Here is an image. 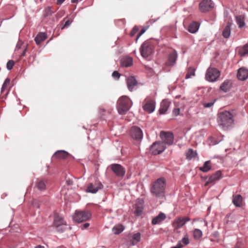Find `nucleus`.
I'll use <instances>...</instances> for the list:
<instances>
[{
    "mask_svg": "<svg viewBox=\"0 0 248 248\" xmlns=\"http://www.w3.org/2000/svg\"><path fill=\"white\" fill-rule=\"evenodd\" d=\"M131 137L137 140L141 141L143 138V133L141 130L138 127H132L130 131Z\"/></svg>",
    "mask_w": 248,
    "mask_h": 248,
    "instance_id": "f8f14e48",
    "label": "nucleus"
},
{
    "mask_svg": "<svg viewBox=\"0 0 248 248\" xmlns=\"http://www.w3.org/2000/svg\"><path fill=\"white\" fill-rule=\"evenodd\" d=\"M33 204L34 206H36L37 208H39V205H38V202H37V201H34Z\"/></svg>",
    "mask_w": 248,
    "mask_h": 248,
    "instance_id": "13d9d810",
    "label": "nucleus"
},
{
    "mask_svg": "<svg viewBox=\"0 0 248 248\" xmlns=\"http://www.w3.org/2000/svg\"><path fill=\"white\" fill-rule=\"evenodd\" d=\"M220 76V72L215 68L209 67L207 69L205 78L210 82H214Z\"/></svg>",
    "mask_w": 248,
    "mask_h": 248,
    "instance_id": "0eeeda50",
    "label": "nucleus"
},
{
    "mask_svg": "<svg viewBox=\"0 0 248 248\" xmlns=\"http://www.w3.org/2000/svg\"><path fill=\"white\" fill-rule=\"evenodd\" d=\"M147 28L146 27H144L143 28L141 31H140V32L139 33V34L137 35V37H136V41L137 42L138 39H139V38L140 37V36L142 35L145 31H146L147 30Z\"/></svg>",
    "mask_w": 248,
    "mask_h": 248,
    "instance_id": "c03bdc74",
    "label": "nucleus"
},
{
    "mask_svg": "<svg viewBox=\"0 0 248 248\" xmlns=\"http://www.w3.org/2000/svg\"><path fill=\"white\" fill-rule=\"evenodd\" d=\"M110 168L117 176L120 177L124 176L125 170L121 165L119 164H112L110 166Z\"/></svg>",
    "mask_w": 248,
    "mask_h": 248,
    "instance_id": "9b49d317",
    "label": "nucleus"
},
{
    "mask_svg": "<svg viewBox=\"0 0 248 248\" xmlns=\"http://www.w3.org/2000/svg\"><path fill=\"white\" fill-rule=\"evenodd\" d=\"M139 31V28L138 26H135L132 29V30L131 31L130 33V35L131 36H133L135 35V34L138 32Z\"/></svg>",
    "mask_w": 248,
    "mask_h": 248,
    "instance_id": "a18cd8bd",
    "label": "nucleus"
},
{
    "mask_svg": "<svg viewBox=\"0 0 248 248\" xmlns=\"http://www.w3.org/2000/svg\"><path fill=\"white\" fill-rule=\"evenodd\" d=\"M35 248H44V247L43 246H41L39 245V246L36 247Z\"/></svg>",
    "mask_w": 248,
    "mask_h": 248,
    "instance_id": "bf43d9fd",
    "label": "nucleus"
},
{
    "mask_svg": "<svg viewBox=\"0 0 248 248\" xmlns=\"http://www.w3.org/2000/svg\"><path fill=\"white\" fill-rule=\"evenodd\" d=\"M202 235V231L198 229H196L193 232V236L196 239H200Z\"/></svg>",
    "mask_w": 248,
    "mask_h": 248,
    "instance_id": "e433bc0d",
    "label": "nucleus"
},
{
    "mask_svg": "<svg viewBox=\"0 0 248 248\" xmlns=\"http://www.w3.org/2000/svg\"><path fill=\"white\" fill-rule=\"evenodd\" d=\"M237 77L240 80H245L248 78V69L244 67L239 69L237 74Z\"/></svg>",
    "mask_w": 248,
    "mask_h": 248,
    "instance_id": "f3484780",
    "label": "nucleus"
},
{
    "mask_svg": "<svg viewBox=\"0 0 248 248\" xmlns=\"http://www.w3.org/2000/svg\"><path fill=\"white\" fill-rule=\"evenodd\" d=\"M90 226V224L88 222L84 223L83 225L80 226V228L81 230H84L87 229Z\"/></svg>",
    "mask_w": 248,
    "mask_h": 248,
    "instance_id": "3c124183",
    "label": "nucleus"
},
{
    "mask_svg": "<svg viewBox=\"0 0 248 248\" xmlns=\"http://www.w3.org/2000/svg\"><path fill=\"white\" fill-rule=\"evenodd\" d=\"M196 138L197 139L195 141L196 144H198V143L201 142L203 140V136L201 135L196 136Z\"/></svg>",
    "mask_w": 248,
    "mask_h": 248,
    "instance_id": "49530a36",
    "label": "nucleus"
},
{
    "mask_svg": "<svg viewBox=\"0 0 248 248\" xmlns=\"http://www.w3.org/2000/svg\"><path fill=\"white\" fill-rule=\"evenodd\" d=\"M91 217V213L89 211H76L73 216L74 220L77 223L85 221Z\"/></svg>",
    "mask_w": 248,
    "mask_h": 248,
    "instance_id": "423d86ee",
    "label": "nucleus"
},
{
    "mask_svg": "<svg viewBox=\"0 0 248 248\" xmlns=\"http://www.w3.org/2000/svg\"><path fill=\"white\" fill-rule=\"evenodd\" d=\"M78 0H71V2L72 3H75V2H77L78 1Z\"/></svg>",
    "mask_w": 248,
    "mask_h": 248,
    "instance_id": "052dcab7",
    "label": "nucleus"
},
{
    "mask_svg": "<svg viewBox=\"0 0 248 248\" xmlns=\"http://www.w3.org/2000/svg\"><path fill=\"white\" fill-rule=\"evenodd\" d=\"M239 54L241 57L248 56V45L244 46L239 51Z\"/></svg>",
    "mask_w": 248,
    "mask_h": 248,
    "instance_id": "f704fd0d",
    "label": "nucleus"
},
{
    "mask_svg": "<svg viewBox=\"0 0 248 248\" xmlns=\"http://www.w3.org/2000/svg\"><path fill=\"white\" fill-rule=\"evenodd\" d=\"M232 87V83L230 80H225L220 87L221 90L225 93H226L230 91Z\"/></svg>",
    "mask_w": 248,
    "mask_h": 248,
    "instance_id": "b1692460",
    "label": "nucleus"
},
{
    "mask_svg": "<svg viewBox=\"0 0 248 248\" xmlns=\"http://www.w3.org/2000/svg\"><path fill=\"white\" fill-rule=\"evenodd\" d=\"M47 38V35L45 32L39 33L35 38V41L37 45H39Z\"/></svg>",
    "mask_w": 248,
    "mask_h": 248,
    "instance_id": "cd10ccee",
    "label": "nucleus"
},
{
    "mask_svg": "<svg viewBox=\"0 0 248 248\" xmlns=\"http://www.w3.org/2000/svg\"><path fill=\"white\" fill-rule=\"evenodd\" d=\"M72 20L70 19H68L64 23L63 26L62 28V29H64V28H66V27H68V26H69L72 23Z\"/></svg>",
    "mask_w": 248,
    "mask_h": 248,
    "instance_id": "de8ad7c7",
    "label": "nucleus"
},
{
    "mask_svg": "<svg viewBox=\"0 0 248 248\" xmlns=\"http://www.w3.org/2000/svg\"><path fill=\"white\" fill-rule=\"evenodd\" d=\"M166 148V147L161 142H155L150 147L151 152L154 155L160 154Z\"/></svg>",
    "mask_w": 248,
    "mask_h": 248,
    "instance_id": "1a4fd4ad",
    "label": "nucleus"
},
{
    "mask_svg": "<svg viewBox=\"0 0 248 248\" xmlns=\"http://www.w3.org/2000/svg\"><path fill=\"white\" fill-rule=\"evenodd\" d=\"M14 63H15L13 61L9 60L7 62V64H6L7 69L9 70H11L14 65Z\"/></svg>",
    "mask_w": 248,
    "mask_h": 248,
    "instance_id": "37998d69",
    "label": "nucleus"
},
{
    "mask_svg": "<svg viewBox=\"0 0 248 248\" xmlns=\"http://www.w3.org/2000/svg\"><path fill=\"white\" fill-rule=\"evenodd\" d=\"M140 239V233L137 232L135 233L132 236V240L136 242H139Z\"/></svg>",
    "mask_w": 248,
    "mask_h": 248,
    "instance_id": "a19ab883",
    "label": "nucleus"
},
{
    "mask_svg": "<svg viewBox=\"0 0 248 248\" xmlns=\"http://www.w3.org/2000/svg\"><path fill=\"white\" fill-rule=\"evenodd\" d=\"M180 109L179 108H174L173 110V113L174 115L177 116L180 114Z\"/></svg>",
    "mask_w": 248,
    "mask_h": 248,
    "instance_id": "8fccbe9b",
    "label": "nucleus"
},
{
    "mask_svg": "<svg viewBox=\"0 0 248 248\" xmlns=\"http://www.w3.org/2000/svg\"><path fill=\"white\" fill-rule=\"evenodd\" d=\"M153 46L152 43L148 41L143 42L140 49L141 55L144 58H146L150 56L153 52Z\"/></svg>",
    "mask_w": 248,
    "mask_h": 248,
    "instance_id": "39448f33",
    "label": "nucleus"
},
{
    "mask_svg": "<svg viewBox=\"0 0 248 248\" xmlns=\"http://www.w3.org/2000/svg\"><path fill=\"white\" fill-rule=\"evenodd\" d=\"M27 52V48L24 49L23 52L21 54V56H25Z\"/></svg>",
    "mask_w": 248,
    "mask_h": 248,
    "instance_id": "4d7b16f0",
    "label": "nucleus"
},
{
    "mask_svg": "<svg viewBox=\"0 0 248 248\" xmlns=\"http://www.w3.org/2000/svg\"><path fill=\"white\" fill-rule=\"evenodd\" d=\"M23 44V42L21 41H19L16 46V49H20Z\"/></svg>",
    "mask_w": 248,
    "mask_h": 248,
    "instance_id": "603ef678",
    "label": "nucleus"
},
{
    "mask_svg": "<svg viewBox=\"0 0 248 248\" xmlns=\"http://www.w3.org/2000/svg\"><path fill=\"white\" fill-rule=\"evenodd\" d=\"M155 101L153 100H147L145 104L143 106L144 110L149 113H152L155 109Z\"/></svg>",
    "mask_w": 248,
    "mask_h": 248,
    "instance_id": "2eb2a0df",
    "label": "nucleus"
},
{
    "mask_svg": "<svg viewBox=\"0 0 248 248\" xmlns=\"http://www.w3.org/2000/svg\"><path fill=\"white\" fill-rule=\"evenodd\" d=\"M127 86L128 90L132 92L134 87L137 86L138 82L134 77H129L126 80Z\"/></svg>",
    "mask_w": 248,
    "mask_h": 248,
    "instance_id": "a211bd4d",
    "label": "nucleus"
},
{
    "mask_svg": "<svg viewBox=\"0 0 248 248\" xmlns=\"http://www.w3.org/2000/svg\"><path fill=\"white\" fill-rule=\"evenodd\" d=\"M190 220L189 217H180L173 222L172 226L175 229H177L182 227L186 222Z\"/></svg>",
    "mask_w": 248,
    "mask_h": 248,
    "instance_id": "ddd939ff",
    "label": "nucleus"
},
{
    "mask_svg": "<svg viewBox=\"0 0 248 248\" xmlns=\"http://www.w3.org/2000/svg\"><path fill=\"white\" fill-rule=\"evenodd\" d=\"M136 50H135L134 51V53H136Z\"/></svg>",
    "mask_w": 248,
    "mask_h": 248,
    "instance_id": "0e129e2a",
    "label": "nucleus"
},
{
    "mask_svg": "<svg viewBox=\"0 0 248 248\" xmlns=\"http://www.w3.org/2000/svg\"><path fill=\"white\" fill-rule=\"evenodd\" d=\"M214 7V3L212 0H202L199 4V9L202 12H206Z\"/></svg>",
    "mask_w": 248,
    "mask_h": 248,
    "instance_id": "9d476101",
    "label": "nucleus"
},
{
    "mask_svg": "<svg viewBox=\"0 0 248 248\" xmlns=\"http://www.w3.org/2000/svg\"><path fill=\"white\" fill-rule=\"evenodd\" d=\"M102 187V185L100 182L95 183H91L88 184L86 191L87 192L94 194L96 193L99 189H101Z\"/></svg>",
    "mask_w": 248,
    "mask_h": 248,
    "instance_id": "4468645a",
    "label": "nucleus"
},
{
    "mask_svg": "<svg viewBox=\"0 0 248 248\" xmlns=\"http://www.w3.org/2000/svg\"><path fill=\"white\" fill-rule=\"evenodd\" d=\"M211 169L210 161H206L204 163L203 166L200 168V170L204 172H206Z\"/></svg>",
    "mask_w": 248,
    "mask_h": 248,
    "instance_id": "473e14b6",
    "label": "nucleus"
},
{
    "mask_svg": "<svg viewBox=\"0 0 248 248\" xmlns=\"http://www.w3.org/2000/svg\"><path fill=\"white\" fill-rule=\"evenodd\" d=\"M217 123L223 128L232 127L234 124L233 115L229 111L221 112L218 114Z\"/></svg>",
    "mask_w": 248,
    "mask_h": 248,
    "instance_id": "f03ea898",
    "label": "nucleus"
},
{
    "mask_svg": "<svg viewBox=\"0 0 248 248\" xmlns=\"http://www.w3.org/2000/svg\"><path fill=\"white\" fill-rule=\"evenodd\" d=\"M66 183L68 185H72L73 184V181L71 180H67Z\"/></svg>",
    "mask_w": 248,
    "mask_h": 248,
    "instance_id": "6e6d98bb",
    "label": "nucleus"
},
{
    "mask_svg": "<svg viewBox=\"0 0 248 248\" xmlns=\"http://www.w3.org/2000/svg\"><path fill=\"white\" fill-rule=\"evenodd\" d=\"M112 76L114 78L118 79L120 78V74L117 71H114L112 74Z\"/></svg>",
    "mask_w": 248,
    "mask_h": 248,
    "instance_id": "09e8293b",
    "label": "nucleus"
},
{
    "mask_svg": "<svg viewBox=\"0 0 248 248\" xmlns=\"http://www.w3.org/2000/svg\"><path fill=\"white\" fill-rule=\"evenodd\" d=\"M70 154L64 150H58L53 155L54 157L59 159L66 158Z\"/></svg>",
    "mask_w": 248,
    "mask_h": 248,
    "instance_id": "412c9836",
    "label": "nucleus"
},
{
    "mask_svg": "<svg viewBox=\"0 0 248 248\" xmlns=\"http://www.w3.org/2000/svg\"><path fill=\"white\" fill-rule=\"evenodd\" d=\"M10 82V79L9 78H6V79L5 80V81L2 86V87L1 89V92H3L5 90V89H6L7 86L9 84Z\"/></svg>",
    "mask_w": 248,
    "mask_h": 248,
    "instance_id": "ea45409f",
    "label": "nucleus"
},
{
    "mask_svg": "<svg viewBox=\"0 0 248 248\" xmlns=\"http://www.w3.org/2000/svg\"><path fill=\"white\" fill-rule=\"evenodd\" d=\"M170 105V102L169 101L167 100H163L160 104V107L159 109L160 113L161 114H165L168 110Z\"/></svg>",
    "mask_w": 248,
    "mask_h": 248,
    "instance_id": "aec40b11",
    "label": "nucleus"
},
{
    "mask_svg": "<svg viewBox=\"0 0 248 248\" xmlns=\"http://www.w3.org/2000/svg\"><path fill=\"white\" fill-rule=\"evenodd\" d=\"M197 153L192 149H189L186 153V158L188 160H191L194 157Z\"/></svg>",
    "mask_w": 248,
    "mask_h": 248,
    "instance_id": "4c0bfd02",
    "label": "nucleus"
},
{
    "mask_svg": "<svg viewBox=\"0 0 248 248\" xmlns=\"http://www.w3.org/2000/svg\"><path fill=\"white\" fill-rule=\"evenodd\" d=\"M124 229V227L121 224L115 226L112 228V232L115 234H118L122 232Z\"/></svg>",
    "mask_w": 248,
    "mask_h": 248,
    "instance_id": "2f4dec72",
    "label": "nucleus"
},
{
    "mask_svg": "<svg viewBox=\"0 0 248 248\" xmlns=\"http://www.w3.org/2000/svg\"><path fill=\"white\" fill-rule=\"evenodd\" d=\"M53 13V12L51 10V8L50 7H48L44 12V16H48L52 15V14Z\"/></svg>",
    "mask_w": 248,
    "mask_h": 248,
    "instance_id": "58836bf2",
    "label": "nucleus"
},
{
    "mask_svg": "<svg viewBox=\"0 0 248 248\" xmlns=\"http://www.w3.org/2000/svg\"><path fill=\"white\" fill-rule=\"evenodd\" d=\"M235 18L237 24L239 28H242L245 26V19L243 16H237Z\"/></svg>",
    "mask_w": 248,
    "mask_h": 248,
    "instance_id": "c756f323",
    "label": "nucleus"
},
{
    "mask_svg": "<svg viewBox=\"0 0 248 248\" xmlns=\"http://www.w3.org/2000/svg\"><path fill=\"white\" fill-rule=\"evenodd\" d=\"M176 246H177L178 248H182L183 247L184 245L182 244V241H179Z\"/></svg>",
    "mask_w": 248,
    "mask_h": 248,
    "instance_id": "864d4df0",
    "label": "nucleus"
},
{
    "mask_svg": "<svg viewBox=\"0 0 248 248\" xmlns=\"http://www.w3.org/2000/svg\"><path fill=\"white\" fill-rule=\"evenodd\" d=\"M166 218V216L164 213H160L156 217L153 218L152 223L153 225H156L160 223Z\"/></svg>",
    "mask_w": 248,
    "mask_h": 248,
    "instance_id": "6ab92c4d",
    "label": "nucleus"
},
{
    "mask_svg": "<svg viewBox=\"0 0 248 248\" xmlns=\"http://www.w3.org/2000/svg\"><path fill=\"white\" fill-rule=\"evenodd\" d=\"M46 181L44 179L38 180L36 183V187L40 191H43L46 188Z\"/></svg>",
    "mask_w": 248,
    "mask_h": 248,
    "instance_id": "bb28decb",
    "label": "nucleus"
},
{
    "mask_svg": "<svg viewBox=\"0 0 248 248\" xmlns=\"http://www.w3.org/2000/svg\"><path fill=\"white\" fill-rule=\"evenodd\" d=\"M172 248H178L177 246H175V247H173Z\"/></svg>",
    "mask_w": 248,
    "mask_h": 248,
    "instance_id": "680f3d73",
    "label": "nucleus"
},
{
    "mask_svg": "<svg viewBox=\"0 0 248 248\" xmlns=\"http://www.w3.org/2000/svg\"><path fill=\"white\" fill-rule=\"evenodd\" d=\"M133 60L132 58L125 57L122 58L121 60V64L123 67H127L132 65Z\"/></svg>",
    "mask_w": 248,
    "mask_h": 248,
    "instance_id": "4be33fe9",
    "label": "nucleus"
},
{
    "mask_svg": "<svg viewBox=\"0 0 248 248\" xmlns=\"http://www.w3.org/2000/svg\"><path fill=\"white\" fill-rule=\"evenodd\" d=\"M199 26V23L196 22H194L189 26L188 31L190 33H195L198 31Z\"/></svg>",
    "mask_w": 248,
    "mask_h": 248,
    "instance_id": "c85d7f7f",
    "label": "nucleus"
},
{
    "mask_svg": "<svg viewBox=\"0 0 248 248\" xmlns=\"http://www.w3.org/2000/svg\"><path fill=\"white\" fill-rule=\"evenodd\" d=\"M195 74V69L193 67H189L188 68L187 73L186 76V78L188 79L190 78L192 76H194Z\"/></svg>",
    "mask_w": 248,
    "mask_h": 248,
    "instance_id": "c9c22d12",
    "label": "nucleus"
},
{
    "mask_svg": "<svg viewBox=\"0 0 248 248\" xmlns=\"http://www.w3.org/2000/svg\"><path fill=\"white\" fill-rule=\"evenodd\" d=\"M65 1V0H57V4L58 5H61L62 4L64 1Z\"/></svg>",
    "mask_w": 248,
    "mask_h": 248,
    "instance_id": "5fc2aeb1",
    "label": "nucleus"
},
{
    "mask_svg": "<svg viewBox=\"0 0 248 248\" xmlns=\"http://www.w3.org/2000/svg\"><path fill=\"white\" fill-rule=\"evenodd\" d=\"M216 99H213L209 101H203L202 102V105L205 108H211L216 102Z\"/></svg>",
    "mask_w": 248,
    "mask_h": 248,
    "instance_id": "72a5a7b5",
    "label": "nucleus"
},
{
    "mask_svg": "<svg viewBox=\"0 0 248 248\" xmlns=\"http://www.w3.org/2000/svg\"><path fill=\"white\" fill-rule=\"evenodd\" d=\"M166 180L163 177L157 179L153 183L151 188V193L156 198H163L165 196Z\"/></svg>",
    "mask_w": 248,
    "mask_h": 248,
    "instance_id": "f257e3e1",
    "label": "nucleus"
},
{
    "mask_svg": "<svg viewBox=\"0 0 248 248\" xmlns=\"http://www.w3.org/2000/svg\"><path fill=\"white\" fill-rule=\"evenodd\" d=\"M53 225L57 232H62L65 230L67 224L62 217L56 214L54 217Z\"/></svg>",
    "mask_w": 248,
    "mask_h": 248,
    "instance_id": "20e7f679",
    "label": "nucleus"
},
{
    "mask_svg": "<svg viewBox=\"0 0 248 248\" xmlns=\"http://www.w3.org/2000/svg\"><path fill=\"white\" fill-rule=\"evenodd\" d=\"M235 248H239V247L238 246H236Z\"/></svg>",
    "mask_w": 248,
    "mask_h": 248,
    "instance_id": "e2e57ef3",
    "label": "nucleus"
},
{
    "mask_svg": "<svg viewBox=\"0 0 248 248\" xmlns=\"http://www.w3.org/2000/svg\"><path fill=\"white\" fill-rule=\"evenodd\" d=\"M232 24V22H228L227 25L223 31L222 35L225 38H228L230 36Z\"/></svg>",
    "mask_w": 248,
    "mask_h": 248,
    "instance_id": "393cba45",
    "label": "nucleus"
},
{
    "mask_svg": "<svg viewBox=\"0 0 248 248\" xmlns=\"http://www.w3.org/2000/svg\"><path fill=\"white\" fill-rule=\"evenodd\" d=\"M143 202L142 201H140L136 204L135 214L137 216H140L141 214L143 209Z\"/></svg>",
    "mask_w": 248,
    "mask_h": 248,
    "instance_id": "a878e982",
    "label": "nucleus"
},
{
    "mask_svg": "<svg viewBox=\"0 0 248 248\" xmlns=\"http://www.w3.org/2000/svg\"><path fill=\"white\" fill-rule=\"evenodd\" d=\"M117 110L120 114H125L131 108L132 102L130 98L125 95L121 97L117 102Z\"/></svg>",
    "mask_w": 248,
    "mask_h": 248,
    "instance_id": "7ed1b4c3",
    "label": "nucleus"
},
{
    "mask_svg": "<svg viewBox=\"0 0 248 248\" xmlns=\"http://www.w3.org/2000/svg\"><path fill=\"white\" fill-rule=\"evenodd\" d=\"M232 202L234 205L238 207H240L242 205V197L241 195L238 194L233 195L232 198Z\"/></svg>",
    "mask_w": 248,
    "mask_h": 248,
    "instance_id": "5701e85b",
    "label": "nucleus"
},
{
    "mask_svg": "<svg viewBox=\"0 0 248 248\" xmlns=\"http://www.w3.org/2000/svg\"><path fill=\"white\" fill-rule=\"evenodd\" d=\"M180 241H182L184 245H187L189 243L188 236L186 234Z\"/></svg>",
    "mask_w": 248,
    "mask_h": 248,
    "instance_id": "79ce46f5",
    "label": "nucleus"
},
{
    "mask_svg": "<svg viewBox=\"0 0 248 248\" xmlns=\"http://www.w3.org/2000/svg\"><path fill=\"white\" fill-rule=\"evenodd\" d=\"M221 175V171L220 170H217L215 174L212 175L210 178L209 179L208 181L209 182H213L218 180L220 179Z\"/></svg>",
    "mask_w": 248,
    "mask_h": 248,
    "instance_id": "7c9ffc66",
    "label": "nucleus"
},
{
    "mask_svg": "<svg viewBox=\"0 0 248 248\" xmlns=\"http://www.w3.org/2000/svg\"><path fill=\"white\" fill-rule=\"evenodd\" d=\"M160 137L162 140L161 142L163 143L164 145L167 144L170 146L173 144L174 136L171 132L162 131L160 132Z\"/></svg>",
    "mask_w": 248,
    "mask_h": 248,
    "instance_id": "6e6552de",
    "label": "nucleus"
},
{
    "mask_svg": "<svg viewBox=\"0 0 248 248\" xmlns=\"http://www.w3.org/2000/svg\"><path fill=\"white\" fill-rule=\"evenodd\" d=\"M177 53L175 50L171 52L169 55L168 59L166 62V65L169 66H173L176 63V61L177 59Z\"/></svg>",
    "mask_w": 248,
    "mask_h": 248,
    "instance_id": "dca6fc26",
    "label": "nucleus"
}]
</instances>
